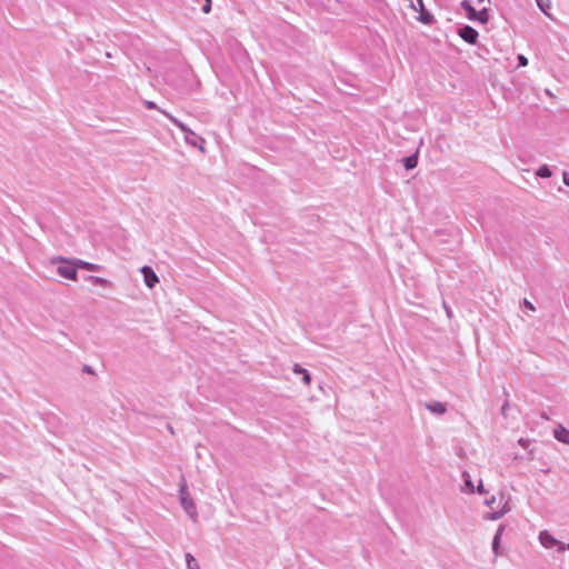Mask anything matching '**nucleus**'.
I'll return each instance as SVG.
<instances>
[{"mask_svg":"<svg viewBox=\"0 0 569 569\" xmlns=\"http://www.w3.org/2000/svg\"><path fill=\"white\" fill-rule=\"evenodd\" d=\"M179 498H180L181 506H182L183 510L186 511V513L193 521H197V518H198L197 506H196L193 499L190 497V493L188 491L187 483H186L184 479L182 480V483L180 485Z\"/></svg>","mask_w":569,"mask_h":569,"instance_id":"obj_1","label":"nucleus"},{"mask_svg":"<svg viewBox=\"0 0 569 569\" xmlns=\"http://www.w3.org/2000/svg\"><path fill=\"white\" fill-rule=\"evenodd\" d=\"M57 260L60 262L57 267L58 274L69 280H77L78 272L76 259H66L59 257Z\"/></svg>","mask_w":569,"mask_h":569,"instance_id":"obj_2","label":"nucleus"},{"mask_svg":"<svg viewBox=\"0 0 569 569\" xmlns=\"http://www.w3.org/2000/svg\"><path fill=\"white\" fill-rule=\"evenodd\" d=\"M166 117L174 124L177 126L182 132L186 133L184 140L187 143L191 146H197V139L198 137L193 131H191L184 123H182L180 120H178L176 117L171 116L168 112H164Z\"/></svg>","mask_w":569,"mask_h":569,"instance_id":"obj_3","label":"nucleus"},{"mask_svg":"<svg viewBox=\"0 0 569 569\" xmlns=\"http://www.w3.org/2000/svg\"><path fill=\"white\" fill-rule=\"evenodd\" d=\"M458 34L469 44H476L478 31L470 26H463L458 30Z\"/></svg>","mask_w":569,"mask_h":569,"instance_id":"obj_4","label":"nucleus"},{"mask_svg":"<svg viewBox=\"0 0 569 569\" xmlns=\"http://www.w3.org/2000/svg\"><path fill=\"white\" fill-rule=\"evenodd\" d=\"M539 540L541 545L546 548H552L558 546L560 551L565 550V546L558 541L553 536H551L548 531H541L539 535Z\"/></svg>","mask_w":569,"mask_h":569,"instance_id":"obj_5","label":"nucleus"},{"mask_svg":"<svg viewBox=\"0 0 569 569\" xmlns=\"http://www.w3.org/2000/svg\"><path fill=\"white\" fill-rule=\"evenodd\" d=\"M140 272L143 274V280L148 288L152 289L159 282V278L151 267L143 266Z\"/></svg>","mask_w":569,"mask_h":569,"instance_id":"obj_6","label":"nucleus"},{"mask_svg":"<svg viewBox=\"0 0 569 569\" xmlns=\"http://www.w3.org/2000/svg\"><path fill=\"white\" fill-rule=\"evenodd\" d=\"M500 501H503L502 507L499 510H496V511L489 513L486 517V519L498 520V519L502 518L506 513H508L510 511L509 500L505 499L503 495L500 496Z\"/></svg>","mask_w":569,"mask_h":569,"instance_id":"obj_7","label":"nucleus"},{"mask_svg":"<svg viewBox=\"0 0 569 569\" xmlns=\"http://www.w3.org/2000/svg\"><path fill=\"white\" fill-rule=\"evenodd\" d=\"M425 407H426V409H427V410H429L431 413L437 415V416H441V415L446 413V411H447V406H446V403L440 402V401H430V402H426V403H425Z\"/></svg>","mask_w":569,"mask_h":569,"instance_id":"obj_8","label":"nucleus"},{"mask_svg":"<svg viewBox=\"0 0 569 569\" xmlns=\"http://www.w3.org/2000/svg\"><path fill=\"white\" fill-rule=\"evenodd\" d=\"M553 436L558 441L569 445V430L563 426H557L553 429Z\"/></svg>","mask_w":569,"mask_h":569,"instance_id":"obj_9","label":"nucleus"},{"mask_svg":"<svg viewBox=\"0 0 569 569\" xmlns=\"http://www.w3.org/2000/svg\"><path fill=\"white\" fill-rule=\"evenodd\" d=\"M76 266H77V269L79 268V269H84V270L94 271V272H99L102 269V267L99 264L87 262L81 259H76Z\"/></svg>","mask_w":569,"mask_h":569,"instance_id":"obj_10","label":"nucleus"},{"mask_svg":"<svg viewBox=\"0 0 569 569\" xmlns=\"http://www.w3.org/2000/svg\"><path fill=\"white\" fill-rule=\"evenodd\" d=\"M293 373L300 375L302 377V381L306 386H309L311 383V376L310 373L302 368L300 365H295L292 368Z\"/></svg>","mask_w":569,"mask_h":569,"instance_id":"obj_11","label":"nucleus"},{"mask_svg":"<svg viewBox=\"0 0 569 569\" xmlns=\"http://www.w3.org/2000/svg\"><path fill=\"white\" fill-rule=\"evenodd\" d=\"M462 479H463V486L461 487V490L467 493L475 492V486L472 483L471 477L467 471L462 472Z\"/></svg>","mask_w":569,"mask_h":569,"instance_id":"obj_12","label":"nucleus"},{"mask_svg":"<svg viewBox=\"0 0 569 569\" xmlns=\"http://www.w3.org/2000/svg\"><path fill=\"white\" fill-rule=\"evenodd\" d=\"M503 530H505V526L500 525L497 529L495 537H493L492 551L495 552V555H498L499 547H500V539H501Z\"/></svg>","mask_w":569,"mask_h":569,"instance_id":"obj_13","label":"nucleus"},{"mask_svg":"<svg viewBox=\"0 0 569 569\" xmlns=\"http://www.w3.org/2000/svg\"><path fill=\"white\" fill-rule=\"evenodd\" d=\"M87 281H90L91 283H93L94 286H100V287H111V282L104 278H101V277H97V276H88L86 278Z\"/></svg>","mask_w":569,"mask_h":569,"instance_id":"obj_14","label":"nucleus"},{"mask_svg":"<svg viewBox=\"0 0 569 569\" xmlns=\"http://www.w3.org/2000/svg\"><path fill=\"white\" fill-rule=\"evenodd\" d=\"M461 7L466 10L468 19L475 21L477 10L472 7L470 0H463Z\"/></svg>","mask_w":569,"mask_h":569,"instance_id":"obj_15","label":"nucleus"},{"mask_svg":"<svg viewBox=\"0 0 569 569\" xmlns=\"http://www.w3.org/2000/svg\"><path fill=\"white\" fill-rule=\"evenodd\" d=\"M417 163H418V157H417V153L416 154H412V156H409L407 158L403 159V166L407 170H410V169H413L417 167Z\"/></svg>","mask_w":569,"mask_h":569,"instance_id":"obj_16","label":"nucleus"},{"mask_svg":"<svg viewBox=\"0 0 569 569\" xmlns=\"http://www.w3.org/2000/svg\"><path fill=\"white\" fill-rule=\"evenodd\" d=\"M475 20L481 22V23H487L488 20H489V13H488V10L487 9H482L480 11H476V17H475Z\"/></svg>","mask_w":569,"mask_h":569,"instance_id":"obj_17","label":"nucleus"},{"mask_svg":"<svg viewBox=\"0 0 569 569\" xmlns=\"http://www.w3.org/2000/svg\"><path fill=\"white\" fill-rule=\"evenodd\" d=\"M536 174L540 178H549L551 177L552 172L547 164H543L536 171Z\"/></svg>","mask_w":569,"mask_h":569,"instance_id":"obj_18","label":"nucleus"},{"mask_svg":"<svg viewBox=\"0 0 569 569\" xmlns=\"http://www.w3.org/2000/svg\"><path fill=\"white\" fill-rule=\"evenodd\" d=\"M186 562L188 569H199V565L191 553H186Z\"/></svg>","mask_w":569,"mask_h":569,"instance_id":"obj_19","label":"nucleus"},{"mask_svg":"<svg viewBox=\"0 0 569 569\" xmlns=\"http://www.w3.org/2000/svg\"><path fill=\"white\" fill-rule=\"evenodd\" d=\"M432 14L427 12L425 9L423 10H420V18L419 20L426 24H429L432 22Z\"/></svg>","mask_w":569,"mask_h":569,"instance_id":"obj_20","label":"nucleus"},{"mask_svg":"<svg viewBox=\"0 0 569 569\" xmlns=\"http://www.w3.org/2000/svg\"><path fill=\"white\" fill-rule=\"evenodd\" d=\"M537 1V4L539 7V9L547 16H549L548 13V9L550 8V0H536Z\"/></svg>","mask_w":569,"mask_h":569,"instance_id":"obj_21","label":"nucleus"},{"mask_svg":"<svg viewBox=\"0 0 569 569\" xmlns=\"http://www.w3.org/2000/svg\"><path fill=\"white\" fill-rule=\"evenodd\" d=\"M519 67H526L528 64V59L523 54L518 56Z\"/></svg>","mask_w":569,"mask_h":569,"instance_id":"obj_22","label":"nucleus"},{"mask_svg":"<svg viewBox=\"0 0 569 569\" xmlns=\"http://www.w3.org/2000/svg\"><path fill=\"white\" fill-rule=\"evenodd\" d=\"M522 305L528 310H531V311L536 310L535 306L530 301H528L527 299H523Z\"/></svg>","mask_w":569,"mask_h":569,"instance_id":"obj_23","label":"nucleus"},{"mask_svg":"<svg viewBox=\"0 0 569 569\" xmlns=\"http://www.w3.org/2000/svg\"><path fill=\"white\" fill-rule=\"evenodd\" d=\"M416 2H417V6H416L415 3H412V8H413L415 10H419V11H420V10H423V9H425L423 1H422V0H416Z\"/></svg>","mask_w":569,"mask_h":569,"instance_id":"obj_24","label":"nucleus"},{"mask_svg":"<svg viewBox=\"0 0 569 569\" xmlns=\"http://www.w3.org/2000/svg\"><path fill=\"white\" fill-rule=\"evenodd\" d=\"M210 10H211V0H209V1L207 0V3L202 7V11L204 13H209Z\"/></svg>","mask_w":569,"mask_h":569,"instance_id":"obj_25","label":"nucleus"},{"mask_svg":"<svg viewBox=\"0 0 569 569\" xmlns=\"http://www.w3.org/2000/svg\"><path fill=\"white\" fill-rule=\"evenodd\" d=\"M562 180H563V183L569 187V172H567V171L562 172Z\"/></svg>","mask_w":569,"mask_h":569,"instance_id":"obj_26","label":"nucleus"},{"mask_svg":"<svg viewBox=\"0 0 569 569\" xmlns=\"http://www.w3.org/2000/svg\"><path fill=\"white\" fill-rule=\"evenodd\" d=\"M495 502H496V497L495 496H491L489 499H487L485 501L486 506H488V507H492Z\"/></svg>","mask_w":569,"mask_h":569,"instance_id":"obj_27","label":"nucleus"},{"mask_svg":"<svg viewBox=\"0 0 569 569\" xmlns=\"http://www.w3.org/2000/svg\"><path fill=\"white\" fill-rule=\"evenodd\" d=\"M477 492L482 495L486 492L485 488H483V485H482V481L480 480L479 483H478V487H477Z\"/></svg>","mask_w":569,"mask_h":569,"instance_id":"obj_28","label":"nucleus"},{"mask_svg":"<svg viewBox=\"0 0 569 569\" xmlns=\"http://www.w3.org/2000/svg\"><path fill=\"white\" fill-rule=\"evenodd\" d=\"M146 107L148 109H156L157 108L156 103L152 102V101H146Z\"/></svg>","mask_w":569,"mask_h":569,"instance_id":"obj_29","label":"nucleus"},{"mask_svg":"<svg viewBox=\"0 0 569 569\" xmlns=\"http://www.w3.org/2000/svg\"><path fill=\"white\" fill-rule=\"evenodd\" d=\"M83 371H84V372H87V373H89V375H93V369H92L90 366H87V365H86V366L83 367Z\"/></svg>","mask_w":569,"mask_h":569,"instance_id":"obj_30","label":"nucleus"},{"mask_svg":"<svg viewBox=\"0 0 569 569\" xmlns=\"http://www.w3.org/2000/svg\"><path fill=\"white\" fill-rule=\"evenodd\" d=\"M507 409H508V402H506V403L501 407V413H502V415H506Z\"/></svg>","mask_w":569,"mask_h":569,"instance_id":"obj_31","label":"nucleus"},{"mask_svg":"<svg viewBox=\"0 0 569 569\" xmlns=\"http://www.w3.org/2000/svg\"><path fill=\"white\" fill-rule=\"evenodd\" d=\"M567 548L569 549V545L567 546Z\"/></svg>","mask_w":569,"mask_h":569,"instance_id":"obj_32","label":"nucleus"}]
</instances>
